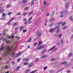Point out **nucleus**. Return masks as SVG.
I'll return each mask as SVG.
<instances>
[{"instance_id":"obj_23","label":"nucleus","mask_w":73,"mask_h":73,"mask_svg":"<svg viewBox=\"0 0 73 73\" xmlns=\"http://www.w3.org/2000/svg\"><path fill=\"white\" fill-rule=\"evenodd\" d=\"M45 52H46V50H43V51H42V54H44V53H45Z\"/></svg>"},{"instance_id":"obj_14","label":"nucleus","mask_w":73,"mask_h":73,"mask_svg":"<svg viewBox=\"0 0 73 73\" xmlns=\"http://www.w3.org/2000/svg\"><path fill=\"white\" fill-rule=\"evenodd\" d=\"M65 12H68V11L66 10L65 11V12H64V11L61 12H60V14H64V13H65Z\"/></svg>"},{"instance_id":"obj_9","label":"nucleus","mask_w":73,"mask_h":73,"mask_svg":"<svg viewBox=\"0 0 73 73\" xmlns=\"http://www.w3.org/2000/svg\"><path fill=\"white\" fill-rule=\"evenodd\" d=\"M23 52H21V53L19 52L17 55V57H18L19 56H20V55H21V54H23Z\"/></svg>"},{"instance_id":"obj_64","label":"nucleus","mask_w":73,"mask_h":73,"mask_svg":"<svg viewBox=\"0 0 73 73\" xmlns=\"http://www.w3.org/2000/svg\"><path fill=\"white\" fill-rule=\"evenodd\" d=\"M64 16V15H62L60 16V17L62 18Z\"/></svg>"},{"instance_id":"obj_54","label":"nucleus","mask_w":73,"mask_h":73,"mask_svg":"<svg viewBox=\"0 0 73 73\" xmlns=\"http://www.w3.org/2000/svg\"><path fill=\"white\" fill-rule=\"evenodd\" d=\"M32 17H31L30 18H29V20H32Z\"/></svg>"},{"instance_id":"obj_20","label":"nucleus","mask_w":73,"mask_h":73,"mask_svg":"<svg viewBox=\"0 0 73 73\" xmlns=\"http://www.w3.org/2000/svg\"><path fill=\"white\" fill-rule=\"evenodd\" d=\"M7 39H6V38H3V39L2 40L3 41H4V42H7Z\"/></svg>"},{"instance_id":"obj_8","label":"nucleus","mask_w":73,"mask_h":73,"mask_svg":"<svg viewBox=\"0 0 73 73\" xmlns=\"http://www.w3.org/2000/svg\"><path fill=\"white\" fill-rule=\"evenodd\" d=\"M4 44V43H3L1 45V48H0V50H4V45H3Z\"/></svg>"},{"instance_id":"obj_5","label":"nucleus","mask_w":73,"mask_h":73,"mask_svg":"<svg viewBox=\"0 0 73 73\" xmlns=\"http://www.w3.org/2000/svg\"><path fill=\"white\" fill-rule=\"evenodd\" d=\"M45 9H46L45 6L44 5V6H43L42 8V12H45Z\"/></svg>"},{"instance_id":"obj_27","label":"nucleus","mask_w":73,"mask_h":73,"mask_svg":"<svg viewBox=\"0 0 73 73\" xmlns=\"http://www.w3.org/2000/svg\"><path fill=\"white\" fill-rule=\"evenodd\" d=\"M34 0H33L31 2V5H33V4H34Z\"/></svg>"},{"instance_id":"obj_43","label":"nucleus","mask_w":73,"mask_h":73,"mask_svg":"<svg viewBox=\"0 0 73 73\" xmlns=\"http://www.w3.org/2000/svg\"><path fill=\"white\" fill-rule=\"evenodd\" d=\"M23 21H27V19L25 18H24L23 19Z\"/></svg>"},{"instance_id":"obj_62","label":"nucleus","mask_w":73,"mask_h":73,"mask_svg":"<svg viewBox=\"0 0 73 73\" xmlns=\"http://www.w3.org/2000/svg\"><path fill=\"white\" fill-rule=\"evenodd\" d=\"M52 13H53V14H54L55 13V11H53Z\"/></svg>"},{"instance_id":"obj_33","label":"nucleus","mask_w":73,"mask_h":73,"mask_svg":"<svg viewBox=\"0 0 73 73\" xmlns=\"http://www.w3.org/2000/svg\"><path fill=\"white\" fill-rule=\"evenodd\" d=\"M28 64V63L27 62H24L23 64V65H27Z\"/></svg>"},{"instance_id":"obj_42","label":"nucleus","mask_w":73,"mask_h":73,"mask_svg":"<svg viewBox=\"0 0 73 73\" xmlns=\"http://www.w3.org/2000/svg\"><path fill=\"white\" fill-rule=\"evenodd\" d=\"M18 29H19V28L17 27H16L15 28V30H17Z\"/></svg>"},{"instance_id":"obj_39","label":"nucleus","mask_w":73,"mask_h":73,"mask_svg":"<svg viewBox=\"0 0 73 73\" xmlns=\"http://www.w3.org/2000/svg\"><path fill=\"white\" fill-rule=\"evenodd\" d=\"M62 36V34H60L59 36V38H61V37Z\"/></svg>"},{"instance_id":"obj_36","label":"nucleus","mask_w":73,"mask_h":73,"mask_svg":"<svg viewBox=\"0 0 73 73\" xmlns=\"http://www.w3.org/2000/svg\"><path fill=\"white\" fill-rule=\"evenodd\" d=\"M35 12V11H31L30 13V14H32V13H34V12Z\"/></svg>"},{"instance_id":"obj_53","label":"nucleus","mask_w":73,"mask_h":73,"mask_svg":"<svg viewBox=\"0 0 73 73\" xmlns=\"http://www.w3.org/2000/svg\"><path fill=\"white\" fill-rule=\"evenodd\" d=\"M11 13H12L9 12L8 13V15H10L11 14Z\"/></svg>"},{"instance_id":"obj_17","label":"nucleus","mask_w":73,"mask_h":73,"mask_svg":"<svg viewBox=\"0 0 73 73\" xmlns=\"http://www.w3.org/2000/svg\"><path fill=\"white\" fill-rule=\"evenodd\" d=\"M44 5L45 6V5L47 6L48 5V3L45 2V1H44Z\"/></svg>"},{"instance_id":"obj_61","label":"nucleus","mask_w":73,"mask_h":73,"mask_svg":"<svg viewBox=\"0 0 73 73\" xmlns=\"http://www.w3.org/2000/svg\"><path fill=\"white\" fill-rule=\"evenodd\" d=\"M11 7V5H9V6H8L7 7V8H9V7Z\"/></svg>"},{"instance_id":"obj_34","label":"nucleus","mask_w":73,"mask_h":73,"mask_svg":"<svg viewBox=\"0 0 73 73\" xmlns=\"http://www.w3.org/2000/svg\"><path fill=\"white\" fill-rule=\"evenodd\" d=\"M15 62L14 61H13L12 62V64L13 65H14V64H15Z\"/></svg>"},{"instance_id":"obj_32","label":"nucleus","mask_w":73,"mask_h":73,"mask_svg":"<svg viewBox=\"0 0 73 73\" xmlns=\"http://www.w3.org/2000/svg\"><path fill=\"white\" fill-rule=\"evenodd\" d=\"M2 17L4 16V17H5L6 15H5V13H3L2 14Z\"/></svg>"},{"instance_id":"obj_50","label":"nucleus","mask_w":73,"mask_h":73,"mask_svg":"<svg viewBox=\"0 0 73 73\" xmlns=\"http://www.w3.org/2000/svg\"><path fill=\"white\" fill-rule=\"evenodd\" d=\"M47 67H45L44 68V70H45L46 69V68H47Z\"/></svg>"},{"instance_id":"obj_47","label":"nucleus","mask_w":73,"mask_h":73,"mask_svg":"<svg viewBox=\"0 0 73 73\" xmlns=\"http://www.w3.org/2000/svg\"><path fill=\"white\" fill-rule=\"evenodd\" d=\"M19 69H20V66H18L17 67L16 69H17V70H19Z\"/></svg>"},{"instance_id":"obj_52","label":"nucleus","mask_w":73,"mask_h":73,"mask_svg":"<svg viewBox=\"0 0 73 73\" xmlns=\"http://www.w3.org/2000/svg\"><path fill=\"white\" fill-rule=\"evenodd\" d=\"M51 15L52 16V17H53V16H54V14H53V13H52L51 14Z\"/></svg>"},{"instance_id":"obj_38","label":"nucleus","mask_w":73,"mask_h":73,"mask_svg":"<svg viewBox=\"0 0 73 73\" xmlns=\"http://www.w3.org/2000/svg\"><path fill=\"white\" fill-rule=\"evenodd\" d=\"M6 42H7V43H10V42L9 40H8L7 39V40H6Z\"/></svg>"},{"instance_id":"obj_10","label":"nucleus","mask_w":73,"mask_h":73,"mask_svg":"<svg viewBox=\"0 0 73 73\" xmlns=\"http://www.w3.org/2000/svg\"><path fill=\"white\" fill-rule=\"evenodd\" d=\"M22 2L23 3V4H25L28 3V1L27 0H24L22 1Z\"/></svg>"},{"instance_id":"obj_12","label":"nucleus","mask_w":73,"mask_h":73,"mask_svg":"<svg viewBox=\"0 0 73 73\" xmlns=\"http://www.w3.org/2000/svg\"><path fill=\"white\" fill-rule=\"evenodd\" d=\"M33 65V63H31L29 65L28 67L29 68H31V66H32Z\"/></svg>"},{"instance_id":"obj_44","label":"nucleus","mask_w":73,"mask_h":73,"mask_svg":"<svg viewBox=\"0 0 73 73\" xmlns=\"http://www.w3.org/2000/svg\"><path fill=\"white\" fill-rule=\"evenodd\" d=\"M62 23V22H59V23H58L57 24L60 25V24H61Z\"/></svg>"},{"instance_id":"obj_55","label":"nucleus","mask_w":73,"mask_h":73,"mask_svg":"<svg viewBox=\"0 0 73 73\" xmlns=\"http://www.w3.org/2000/svg\"><path fill=\"white\" fill-rule=\"evenodd\" d=\"M28 7H26L25 9V11H26V10H27V9H28Z\"/></svg>"},{"instance_id":"obj_7","label":"nucleus","mask_w":73,"mask_h":73,"mask_svg":"<svg viewBox=\"0 0 73 73\" xmlns=\"http://www.w3.org/2000/svg\"><path fill=\"white\" fill-rule=\"evenodd\" d=\"M14 18H12L11 19H10L8 22V24H10V22H11V21H12L14 20Z\"/></svg>"},{"instance_id":"obj_30","label":"nucleus","mask_w":73,"mask_h":73,"mask_svg":"<svg viewBox=\"0 0 73 73\" xmlns=\"http://www.w3.org/2000/svg\"><path fill=\"white\" fill-rule=\"evenodd\" d=\"M60 42L61 44H64V41H63V40L62 39H61Z\"/></svg>"},{"instance_id":"obj_3","label":"nucleus","mask_w":73,"mask_h":73,"mask_svg":"<svg viewBox=\"0 0 73 73\" xmlns=\"http://www.w3.org/2000/svg\"><path fill=\"white\" fill-rule=\"evenodd\" d=\"M56 47V46H54V47H52V48H51L50 49H49V51H51V50H53L52 52L51 53H53V52H55V51H56L57 50V48H55Z\"/></svg>"},{"instance_id":"obj_13","label":"nucleus","mask_w":73,"mask_h":73,"mask_svg":"<svg viewBox=\"0 0 73 73\" xmlns=\"http://www.w3.org/2000/svg\"><path fill=\"white\" fill-rule=\"evenodd\" d=\"M55 21V19H51L50 20V22H53Z\"/></svg>"},{"instance_id":"obj_22","label":"nucleus","mask_w":73,"mask_h":73,"mask_svg":"<svg viewBox=\"0 0 73 73\" xmlns=\"http://www.w3.org/2000/svg\"><path fill=\"white\" fill-rule=\"evenodd\" d=\"M41 44H42V41H40L39 42V44H38V46H40V45H41Z\"/></svg>"},{"instance_id":"obj_19","label":"nucleus","mask_w":73,"mask_h":73,"mask_svg":"<svg viewBox=\"0 0 73 73\" xmlns=\"http://www.w3.org/2000/svg\"><path fill=\"white\" fill-rule=\"evenodd\" d=\"M30 70V69H27L26 70H25V73H28V72H29V71Z\"/></svg>"},{"instance_id":"obj_16","label":"nucleus","mask_w":73,"mask_h":73,"mask_svg":"<svg viewBox=\"0 0 73 73\" xmlns=\"http://www.w3.org/2000/svg\"><path fill=\"white\" fill-rule=\"evenodd\" d=\"M68 28V27L66 26H65L63 27V29L64 30V29H66Z\"/></svg>"},{"instance_id":"obj_26","label":"nucleus","mask_w":73,"mask_h":73,"mask_svg":"<svg viewBox=\"0 0 73 73\" xmlns=\"http://www.w3.org/2000/svg\"><path fill=\"white\" fill-rule=\"evenodd\" d=\"M27 15V13H24L22 14V15H23V16H26V15Z\"/></svg>"},{"instance_id":"obj_25","label":"nucleus","mask_w":73,"mask_h":73,"mask_svg":"<svg viewBox=\"0 0 73 73\" xmlns=\"http://www.w3.org/2000/svg\"><path fill=\"white\" fill-rule=\"evenodd\" d=\"M72 16H71L70 17V19L71 21H73V19H72Z\"/></svg>"},{"instance_id":"obj_11","label":"nucleus","mask_w":73,"mask_h":73,"mask_svg":"<svg viewBox=\"0 0 73 73\" xmlns=\"http://www.w3.org/2000/svg\"><path fill=\"white\" fill-rule=\"evenodd\" d=\"M18 24V23L17 22H15L13 24L12 26L13 27H15L16 25H17Z\"/></svg>"},{"instance_id":"obj_49","label":"nucleus","mask_w":73,"mask_h":73,"mask_svg":"<svg viewBox=\"0 0 73 73\" xmlns=\"http://www.w3.org/2000/svg\"><path fill=\"white\" fill-rule=\"evenodd\" d=\"M21 14H20V13H18L17 14V16H18V15H20Z\"/></svg>"},{"instance_id":"obj_40","label":"nucleus","mask_w":73,"mask_h":73,"mask_svg":"<svg viewBox=\"0 0 73 73\" xmlns=\"http://www.w3.org/2000/svg\"><path fill=\"white\" fill-rule=\"evenodd\" d=\"M69 5V3H67L66 4V8H68V5Z\"/></svg>"},{"instance_id":"obj_46","label":"nucleus","mask_w":73,"mask_h":73,"mask_svg":"<svg viewBox=\"0 0 73 73\" xmlns=\"http://www.w3.org/2000/svg\"><path fill=\"white\" fill-rule=\"evenodd\" d=\"M29 59H26L25 60V61H29Z\"/></svg>"},{"instance_id":"obj_45","label":"nucleus","mask_w":73,"mask_h":73,"mask_svg":"<svg viewBox=\"0 0 73 73\" xmlns=\"http://www.w3.org/2000/svg\"><path fill=\"white\" fill-rule=\"evenodd\" d=\"M55 60V58H52L51 59V61H54V60Z\"/></svg>"},{"instance_id":"obj_24","label":"nucleus","mask_w":73,"mask_h":73,"mask_svg":"<svg viewBox=\"0 0 73 73\" xmlns=\"http://www.w3.org/2000/svg\"><path fill=\"white\" fill-rule=\"evenodd\" d=\"M72 53H70L69 55L68 56V57H72Z\"/></svg>"},{"instance_id":"obj_21","label":"nucleus","mask_w":73,"mask_h":73,"mask_svg":"<svg viewBox=\"0 0 73 73\" xmlns=\"http://www.w3.org/2000/svg\"><path fill=\"white\" fill-rule=\"evenodd\" d=\"M53 25V23H51L48 25L49 27H52Z\"/></svg>"},{"instance_id":"obj_6","label":"nucleus","mask_w":73,"mask_h":73,"mask_svg":"<svg viewBox=\"0 0 73 73\" xmlns=\"http://www.w3.org/2000/svg\"><path fill=\"white\" fill-rule=\"evenodd\" d=\"M44 45L40 46L37 48V49H38V50H40V49H41L43 48H44Z\"/></svg>"},{"instance_id":"obj_60","label":"nucleus","mask_w":73,"mask_h":73,"mask_svg":"<svg viewBox=\"0 0 73 73\" xmlns=\"http://www.w3.org/2000/svg\"><path fill=\"white\" fill-rule=\"evenodd\" d=\"M39 59L38 58H36L35 59L36 61H37V60H38Z\"/></svg>"},{"instance_id":"obj_63","label":"nucleus","mask_w":73,"mask_h":73,"mask_svg":"<svg viewBox=\"0 0 73 73\" xmlns=\"http://www.w3.org/2000/svg\"><path fill=\"white\" fill-rule=\"evenodd\" d=\"M57 45H60V43H57Z\"/></svg>"},{"instance_id":"obj_48","label":"nucleus","mask_w":73,"mask_h":73,"mask_svg":"<svg viewBox=\"0 0 73 73\" xmlns=\"http://www.w3.org/2000/svg\"><path fill=\"white\" fill-rule=\"evenodd\" d=\"M26 32H27V30H25L23 31V33H25Z\"/></svg>"},{"instance_id":"obj_29","label":"nucleus","mask_w":73,"mask_h":73,"mask_svg":"<svg viewBox=\"0 0 73 73\" xmlns=\"http://www.w3.org/2000/svg\"><path fill=\"white\" fill-rule=\"evenodd\" d=\"M20 58H18L17 59V62H20Z\"/></svg>"},{"instance_id":"obj_35","label":"nucleus","mask_w":73,"mask_h":73,"mask_svg":"<svg viewBox=\"0 0 73 73\" xmlns=\"http://www.w3.org/2000/svg\"><path fill=\"white\" fill-rule=\"evenodd\" d=\"M31 40H32V39H31V38H30L29 39V40L27 41L28 42H31Z\"/></svg>"},{"instance_id":"obj_4","label":"nucleus","mask_w":73,"mask_h":73,"mask_svg":"<svg viewBox=\"0 0 73 73\" xmlns=\"http://www.w3.org/2000/svg\"><path fill=\"white\" fill-rule=\"evenodd\" d=\"M36 34L38 36H41V35H42V34L41 33V32H40L37 31L36 32Z\"/></svg>"},{"instance_id":"obj_31","label":"nucleus","mask_w":73,"mask_h":73,"mask_svg":"<svg viewBox=\"0 0 73 73\" xmlns=\"http://www.w3.org/2000/svg\"><path fill=\"white\" fill-rule=\"evenodd\" d=\"M65 24H66V22H64L62 25V26H64V25H65Z\"/></svg>"},{"instance_id":"obj_37","label":"nucleus","mask_w":73,"mask_h":73,"mask_svg":"<svg viewBox=\"0 0 73 73\" xmlns=\"http://www.w3.org/2000/svg\"><path fill=\"white\" fill-rule=\"evenodd\" d=\"M14 37V36H10L9 37V38H13Z\"/></svg>"},{"instance_id":"obj_57","label":"nucleus","mask_w":73,"mask_h":73,"mask_svg":"<svg viewBox=\"0 0 73 73\" xmlns=\"http://www.w3.org/2000/svg\"><path fill=\"white\" fill-rule=\"evenodd\" d=\"M40 18L39 19H38L37 21L38 22V21H40Z\"/></svg>"},{"instance_id":"obj_51","label":"nucleus","mask_w":73,"mask_h":73,"mask_svg":"<svg viewBox=\"0 0 73 73\" xmlns=\"http://www.w3.org/2000/svg\"><path fill=\"white\" fill-rule=\"evenodd\" d=\"M28 23H31V21H30V20L29 19Z\"/></svg>"},{"instance_id":"obj_41","label":"nucleus","mask_w":73,"mask_h":73,"mask_svg":"<svg viewBox=\"0 0 73 73\" xmlns=\"http://www.w3.org/2000/svg\"><path fill=\"white\" fill-rule=\"evenodd\" d=\"M5 69H8V66H6L5 67Z\"/></svg>"},{"instance_id":"obj_2","label":"nucleus","mask_w":73,"mask_h":73,"mask_svg":"<svg viewBox=\"0 0 73 73\" xmlns=\"http://www.w3.org/2000/svg\"><path fill=\"white\" fill-rule=\"evenodd\" d=\"M55 30H57L56 31V33H58L59 32V30H60V26H57L54 28L51 29V30L49 31V32H53V31H55Z\"/></svg>"},{"instance_id":"obj_28","label":"nucleus","mask_w":73,"mask_h":73,"mask_svg":"<svg viewBox=\"0 0 73 73\" xmlns=\"http://www.w3.org/2000/svg\"><path fill=\"white\" fill-rule=\"evenodd\" d=\"M62 64H64V65H66V64H67V63L66 62H63L62 63Z\"/></svg>"},{"instance_id":"obj_18","label":"nucleus","mask_w":73,"mask_h":73,"mask_svg":"<svg viewBox=\"0 0 73 73\" xmlns=\"http://www.w3.org/2000/svg\"><path fill=\"white\" fill-rule=\"evenodd\" d=\"M24 29V27L23 26H21L20 28V31H21Z\"/></svg>"},{"instance_id":"obj_15","label":"nucleus","mask_w":73,"mask_h":73,"mask_svg":"<svg viewBox=\"0 0 73 73\" xmlns=\"http://www.w3.org/2000/svg\"><path fill=\"white\" fill-rule=\"evenodd\" d=\"M47 56H48V55H43L42 57L41 58L42 59L44 58H45V57H47Z\"/></svg>"},{"instance_id":"obj_58","label":"nucleus","mask_w":73,"mask_h":73,"mask_svg":"<svg viewBox=\"0 0 73 73\" xmlns=\"http://www.w3.org/2000/svg\"><path fill=\"white\" fill-rule=\"evenodd\" d=\"M15 52H14L12 54V56H15Z\"/></svg>"},{"instance_id":"obj_56","label":"nucleus","mask_w":73,"mask_h":73,"mask_svg":"<svg viewBox=\"0 0 73 73\" xmlns=\"http://www.w3.org/2000/svg\"><path fill=\"white\" fill-rule=\"evenodd\" d=\"M70 70H69L67 71V73H70Z\"/></svg>"},{"instance_id":"obj_1","label":"nucleus","mask_w":73,"mask_h":73,"mask_svg":"<svg viewBox=\"0 0 73 73\" xmlns=\"http://www.w3.org/2000/svg\"><path fill=\"white\" fill-rule=\"evenodd\" d=\"M17 46V44H13L11 47L9 46H7V51L5 52H4V54L5 56H7L8 54L11 53L12 52V49H15L16 47Z\"/></svg>"},{"instance_id":"obj_59","label":"nucleus","mask_w":73,"mask_h":73,"mask_svg":"<svg viewBox=\"0 0 73 73\" xmlns=\"http://www.w3.org/2000/svg\"><path fill=\"white\" fill-rule=\"evenodd\" d=\"M46 16H49V13H47L46 14Z\"/></svg>"}]
</instances>
